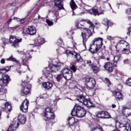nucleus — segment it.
I'll return each mask as SVG.
<instances>
[{
	"label": "nucleus",
	"mask_w": 131,
	"mask_h": 131,
	"mask_svg": "<svg viewBox=\"0 0 131 131\" xmlns=\"http://www.w3.org/2000/svg\"><path fill=\"white\" fill-rule=\"evenodd\" d=\"M75 26L78 29H80L81 31H84V30H85L86 32L88 34H86V33L85 32L81 33L83 45L85 48H86V42L88 41V38H90V37L92 36L93 34L95 33V25H91L90 26L89 28L88 29L84 27L83 25L79 24V22L76 21Z\"/></svg>",
	"instance_id": "nucleus-1"
},
{
	"label": "nucleus",
	"mask_w": 131,
	"mask_h": 131,
	"mask_svg": "<svg viewBox=\"0 0 131 131\" xmlns=\"http://www.w3.org/2000/svg\"><path fill=\"white\" fill-rule=\"evenodd\" d=\"M11 80L10 77L7 74H3L2 79L0 78V95H5L7 94V89L5 86H7V83Z\"/></svg>",
	"instance_id": "nucleus-2"
},
{
	"label": "nucleus",
	"mask_w": 131,
	"mask_h": 131,
	"mask_svg": "<svg viewBox=\"0 0 131 131\" xmlns=\"http://www.w3.org/2000/svg\"><path fill=\"white\" fill-rule=\"evenodd\" d=\"M72 116H77L78 117H84L86 114V111L79 105L78 104H75L71 113Z\"/></svg>",
	"instance_id": "nucleus-3"
},
{
	"label": "nucleus",
	"mask_w": 131,
	"mask_h": 131,
	"mask_svg": "<svg viewBox=\"0 0 131 131\" xmlns=\"http://www.w3.org/2000/svg\"><path fill=\"white\" fill-rule=\"evenodd\" d=\"M53 109L50 107H47L44 111L42 115L43 119L46 121L55 118V114L52 112Z\"/></svg>",
	"instance_id": "nucleus-4"
},
{
	"label": "nucleus",
	"mask_w": 131,
	"mask_h": 131,
	"mask_svg": "<svg viewBox=\"0 0 131 131\" xmlns=\"http://www.w3.org/2000/svg\"><path fill=\"white\" fill-rule=\"evenodd\" d=\"M124 47H126L127 48H123L122 52H125V54H126L127 55H128L129 53H130V50L129 49V45H128V43L126 42V41L121 40L118 42L117 45V46H115V48L120 49V48H124Z\"/></svg>",
	"instance_id": "nucleus-5"
},
{
	"label": "nucleus",
	"mask_w": 131,
	"mask_h": 131,
	"mask_svg": "<svg viewBox=\"0 0 131 131\" xmlns=\"http://www.w3.org/2000/svg\"><path fill=\"white\" fill-rule=\"evenodd\" d=\"M85 82L87 83L85 84V86L88 90H93L96 86V80L93 78H86Z\"/></svg>",
	"instance_id": "nucleus-6"
},
{
	"label": "nucleus",
	"mask_w": 131,
	"mask_h": 131,
	"mask_svg": "<svg viewBox=\"0 0 131 131\" xmlns=\"http://www.w3.org/2000/svg\"><path fill=\"white\" fill-rule=\"evenodd\" d=\"M31 52H33V50H28L27 51L25 54H24L22 58V64L23 65H25V66H27L28 64V59H31Z\"/></svg>",
	"instance_id": "nucleus-7"
},
{
	"label": "nucleus",
	"mask_w": 131,
	"mask_h": 131,
	"mask_svg": "<svg viewBox=\"0 0 131 131\" xmlns=\"http://www.w3.org/2000/svg\"><path fill=\"white\" fill-rule=\"evenodd\" d=\"M9 42L12 43V47L14 48H18L19 47V42L22 41V38L17 39L16 38V36H11L9 38Z\"/></svg>",
	"instance_id": "nucleus-8"
},
{
	"label": "nucleus",
	"mask_w": 131,
	"mask_h": 131,
	"mask_svg": "<svg viewBox=\"0 0 131 131\" xmlns=\"http://www.w3.org/2000/svg\"><path fill=\"white\" fill-rule=\"evenodd\" d=\"M66 53L67 54V55H71L73 56V57H74V58H76V59H77V62L78 63H81L83 61V59L82 58H81V56H80V54H79V53H76L75 51H70L69 50H67Z\"/></svg>",
	"instance_id": "nucleus-9"
},
{
	"label": "nucleus",
	"mask_w": 131,
	"mask_h": 131,
	"mask_svg": "<svg viewBox=\"0 0 131 131\" xmlns=\"http://www.w3.org/2000/svg\"><path fill=\"white\" fill-rule=\"evenodd\" d=\"M0 107L2 109H6V111L9 112H11L12 110V105L5 100H0Z\"/></svg>",
	"instance_id": "nucleus-10"
},
{
	"label": "nucleus",
	"mask_w": 131,
	"mask_h": 131,
	"mask_svg": "<svg viewBox=\"0 0 131 131\" xmlns=\"http://www.w3.org/2000/svg\"><path fill=\"white\" fill-rule=\"evenodd\" d=\"M19 120L17 118L13 119L12 124L10 125L8 129V131H15L18 129V126H19Z\"/></svg>",
	"instance_id": "nucleus-11"
},
{
	"label": "nucleus",
	"mask_w": 131,
	"mask_h": 131,
	"mask_svg": "<svg viewBox=\"0 0 131 131\" xmlns=\"http://www.w3.org/2000/svg\"><path fill=\"white\" fill-rule=\"evenodd\" d=\"M29 105V100L26 99L20 106V110L24 113H26L28 112V105Z\"/></svg>",
	"instance_id": "nucleus-12"
},
{
	"label": "nucleus",
	"mask_w": 131,
	"mask_h": 131,
	"mask_svg": "<svg viewBox=\"0 0 131 131\" xmlns=\"http://www.w3.org/2000/svg\"><path fill=\"white\" fill-rule=\"evenodd\" d=\"M62 64L61 63H57L55 64H52V67H49L51 73H56L61 69Z\"/></svg>",
	"instance_id": "nucleus-13"
},
{
	"label": "nucleus",
	"mask_w": 131,
	"mask_h": 131,
	"mask_svg": "<svg viewBox=\"0 0 131 131\" xmlns=\"http://www.w3.org/2000/svg\"><path fill=\"white\" fill-rule=\"evenodd\" d=\"M43 75L45 78H48L49 80H52L53 79V75L51 74V69L49 67L43 71Z\"/></svg>",
	"instance_id": "nucleus-14"
},
{
	"label": "nucleus",
	"mask_w": 131,
	"mask_h": 131,
	"mask_svg": "<svg viewBox=\"0 0 131 131\" xmlns=\"http://www.w3.org/2000/svg\"><path fill=\"white\" fill-rule=\"evenodd\" d=\"M103 67L104 69H105L106 71L108 72V73H111V72H113V70L114 69L113 63L110 62H106L105 63Z\"/></svg>",
	"instance_id": "nucleus-15"
},
{
	"label": "nucleus",
	"mask_w": 131,
	"mask_h": 131,
	"mask_svg": "<svg viewBox=\"0 0 131 131\" xmlns=\"http://www.w3.org/2000/svg\"><path fill=\"white\" fill-rule=\"evenodd\" d=\"M92 43L98 47V49H101L103 46V38L101 37L96 38L92 41Z\"/></svg>",
	"instance_id": "nucleus-16"
},
{
	"label": "nucleus",
	"mask_w": 131,
	"mask_h": 131,
	"mask_svg": "<svg viewBox=\"0 0 131 131\" xmlns=\"http://www.w3.org/2000/svg\"><path fill=\"white\" fill-rule=\"evenodd\" d=\"M90 14L92 15H94V16H99L104 14V10L99 9V10L96 8H92L89 10Z\"/></svg>",
	"instance_id": "nucleus-17"
},
{
	"label": "nucleus",
	"mask_w": 131,
	"mask_h": 131,
	"mask_svg": "<svg viewBox=\"0 0 131 131\" xmlns=\"http://www.w3.org/2000/svg\"><path fill=\"white\" fill-rule=\"evenodd\" d=\"M26 32L30 35H35L36 33V29L34 26H29L26 29Z\"/></svg>",
	"instance_id": "nucleus-18"
},
{
	"label": "nucleus",
	"mask_w": 131,
	"mask_h": 131,
	"mask_svg": "<svg viewBox=\"0 0 131 131\" xmlns=\"http://www.w3.org/2000/svg\"><path fill=\"white\" fill-rule=\"evenodd\" d=\"M100 49L98 47V46H96L95 44L92 43V45H90V47L89 49V52H91L92 54H96L97 52H99V50Z\"/></svg>",
	"instance_id": "nucleus-19"
},
{
	"label": "nucleus",
	"mask_w": 131,
	"mask_h": 131,
	"mask_svg": "<svg viewBox=\"0 0 131 131\" xmlns=\"http://www.w3.org/2000/svg\"><path fill=\"white\" fill-rule=\"evenodd\" d=\"M43 43H45V39L43 38H38L36 43H35L34 44H30V46L32 48H35V47L41 46Z\"/></svg>",
	"instance_id": "nucleus-20"
},
{
	"label": "nucleus",
	"mask_w": 131,
	"mask_h": 131,
	"mask_svg": "<svg viewBox=\"0 0 131 131\" xmlns=\"http://www.w3.org/2000/svg\"><path fill=\"white\" fill-rule=\"evenodd\" d=\"M113 94H114V96L115 97L116 99H117L118 100H120L123 99V95H122V93L118 91V90L113 91Z\"/></svg>",
	"instance_id": "nucleus-21"
},
{
	"label": "nucleus",
	"mask_w": 131,
	"mask_h": 131,
	"mask_svg": "<svg viewBox=\"0 0 131 131\" xmlns=\"http://www.w3.org/2000/svg\"><path fill=\"white\" fill-rule=\"evenodd\" d=\"M54 6L57 7L59 10H64V7L63 6V4H62V3H63L62 0H54Z\"/></svg>",
	"instance_id": "nucleus-22"
},
{
	"label": "nucleus",
	"mask_w": 131,
	"mask_h": 131,
	"mask_svg": "<svg viewBox=\"0 0 131 131\" xmlns=\"http://www.w3.org/2000/svg\"><path fill=\"white\" fill-rule=\"evenodd\" d=\"M17 120H18V121L21 123V124H25L26 120H27L26 116L22 114H20L18 116Z\"/></svg>",
	"instance_id": "nucleus-23"
},
{
	"label": "nucleus",
	"mask_w": 131,
	"mask_h": 131,
	"mask_svg": "<svg viewBox=\"0 0 131 131\" xmlns=\"http://www.w3.org/2000/svg\"><path fill=\"white\" fill-rule=\"evenodd\" d=\"M29 94H30V89L28 87H23L20 92L21 96H26Z\"/></svg>",
	"instance_id": "nucleus-24"
},
{
	"label": "nucleus",
	"mask_w": 131,
	"mask_h": 131,
	"mask_svg": "<svg viewBox=\"0 0 131 131\" xmlns=\"http://www.w3.org/2000/svg\"><path fill=\"white\" fill-rule=\"evenodd\" d=\"M68 124L70 126H73L75 125V118L73 117H70L68 118Z\"/></svg>",
	"instance_id": "nucleus-25"
},
{
	"label": "nucleus",
	"mask_w": 131,
	"mask_h": 131,
	"mask_svg": "<svg viewBox=\"0 0 131 131\" xmlns=\"http://www.w3.org/2000/svg\"><path fill=\"white\" fill-rule=\"evenodd\" d=\"M83 104L85 106H86L88 108H92V107H95V105L94 104V103H93L92 100H90V99H86V101L84 102Z\"/></svg>",
	"instance_id": "nucleus-26"
},
{
	"label": "nucleus",
	"mask_w": 131,
	"mask_h": 131,
	"mask_svg": "<svg viewBox=\"0 0 131 131\" xmlns=\"http://www.w3.org/2000/svg\"><path fill=\"white\" fill-rule=\"evenodd\" d=\"M76 100L77 101H79L80 103H82V104H84V102H85L86 99H85V96L80 95L77 96Z\"/></svg>",
	"instance_id": "nucleus-27"
},
{
	"label": "nucleus",
	"mask_w": 131,
	"mask_h": 131,
	"mask_svg": "<svg viewBox=\"0 0 131 131\" xmlns=\"http://www.w3.org/2000/svg\"><path fill=\"white\" fill-rule=\"evenodd\" d=\"M124 111L125 112V115H126V116H127V117L130 116V115H131V105L129 107H123V111Z\"/></svg>",
	"instance_id": "nucleus-28"
},
{
	"label": "nucleus",
	"mask_w": 131,
	"mask_h": 131,
	"mask_svg": "<svg viewBox=\"0 0 131 131\" xmlns=\"http://www.w3.org/2000/svg\"><path fill=\"white\" fill-rule=\"evenodd\" d=\"M95 115L98 118L104 119V111H99L96 113Z\"/></svg>",
	"instance_id": "nucleus-29"
},
{
	"label": "nucleus",
	"mask_w": 131,
	"mask_h": 131,
	"mask_svg": "<svg viewBox=\"0 0 131 131\" xmlns=\"http://www.w3.org/2000/svg\"><path fill=\"white\" fill-rule=\"evenodd\" d=\"M42 85L46 90H50L53 87V84L50 82H46L42 83Z\"/></svg>",
	"instance_id": "nucleus-30"
},
{
	"label": "nucleus",
	"mask_w": 131,
	"mask_h": 131,
	"mask_svg": "<svg viewBox=\"0 0 131 131\" xmlns=\"http://www.w3.org/2000/svg\"><path fill=\"white\" fill-rule=\"evenodd\" d=\"M70 6L72 10V11H74V10H76L77 8V5H76V4L75 3V2H74V0H71L70 2Z\"/></svg>",
	"instance_id": "nucleus-31"
},
{
	"label": "nucleus",
	"mask_w": 131,
	"mask_h": 131,
	"mask_svg": "<svg viewBox=\"0 0 131 131\" xmlns=\"http://www.w3.org/2000/svg\"><path fill=\"white\" fill-rule=\"evenodd\" d=\"M7 60L8 61H12V62H14V63H16L18 66L21 67V64H20V62H19V61L17 60L16 58L13 57V56H10L9 58H7Z\"/></svg>",
	"instance_id": "nucleus-32"
},
{
	"label": "nucleus",
	"mask_w": 131,
	"mask_h": 131,
	"mask_svg": "<svg viewBox=\"0 0 131 131\" xmlns=\"http://www.w3.org/2000/svg\"><path fill=\"white\" fill-rule=\"evenodd\" d=\"M63 77L67 80H70L72 78V71H69V73L64 75Z\"/></svg>",
	"instance_id": "nucleus-33"
},
{
	"label": "nucleus",
	"mask_w": 131,
	"mask_h": 131,
	"mask_svg": "<svg viewBox=\"0 0 131 131\" xmlns=\"http://www.w3.org/2000/svg\"><path fill=\"white\" fill-rule=\"evenodd\" d=\"M11 66H7L3 68H0V73H3L4 72V73L8 72L11 69Z\"/></svg>",
	"instance_id": "nucleus-34"
},
{
	"label": "nucleus",
	"mask_w": 131,
	"mask_h": 131,
	"mask_svg": "<svg viewBox=\"0 0 131 131\" xmlns=\"http://www.w3.org/2000/svg\"><path fill=\"white\" fill-rule=\"evenodd\" d=\"M103 24H104V25H107L108 27L111 26V25H113V24L107 18H104L103 19Z\"/></svg>",
	"instance_id": "nucleus-35"
},
{
	"label": "nucleus",
	"mask_w": 131,
	"mask_h": 131,
	"mask_svg": "<svg viewBox=\"0 0 131 131\" xmlns=\"http://www.w3.org/2000/svg\"><path fill=\"white\" fill-rule=\"evenodd\" d=\"M108 118H111V115L108 113V112H105L103 111V119H107Z\"/></svg>",
	"instance_id": "nucleus-36"
},
{
	"label": "nucleus",
	"mask_w": 131,
	"mask_h": 131,
	"mask_svg": "<svg viewBox=\"0 0 131 131\" xmlns=\"http://www.w3.org/2000/svg\"><path fill=\"white\" fill-rule=\"evenodd\" d=\"M2 40L4 46H7V45H8V43H10V40H9V39H7L6 38H3L2 39Z\"/></svg>",
	"instance_id": "nucleus-37"
},
{
	"label": "nucleus",
	"mask_w": 131,
	"mask_h": 131,
	"mask_svg": "<svg viewBox=\"0 0 131 131\" xmlns=\"http://www.w3.org/2000/svg\"><path fill=\"white\" fill-rule=\"evenodd\" d=\"M69 71H71V70L68 69V68H64L61 71V73L64 76V75H67Z\"/></svg>",
	"instance_id": "nucleus-38"
},
{
	"label": "nucleus",
	"mask_w": 131,
	"mask_h": 131,
	"mask_svg": "<svg viewBox=\"0 0 131 131\" xmlns=\"http://www.w3.org/2000/svg\"><path fill=\"white\" fill-rule=\"evenodd\" d=\"M63 77H64V76L62 74H59L57 75V76L56 77V79L57 81H60V80H62Z\"/></svg>",
	"instance_id": "nucleus-39"
},
{
	"label": "nucleus",
	"mask_w": 131,
	"mask_h": 131,
	"mask_svg": "<svg viewBox=\"0 0 131 131\" xmlns=\"http://www.w3.org/2000/svg\"><path fill=\"white\" fill-rule=\"evenodd\" d=\"M91 68H92L93 72H94L95 73H97V72H99V71H100V68L96 66H94Z\"/></svg>",
	"instance_id": "nucleus-40"
},
{
	"label": "nucleus",
	"mask_w": 131,
	"mask_h": 131,
	"mask_svg": "<svg viewBox=\"0 0 131 131\" xmlns=\"http://www.w3.org/2000/svg\"><path fill=\"white\" fill-rule=\"evenodd\" d=\"M58 55H62V54H64V48L60 47L58 49L56 50Z\"/></svg>",
	"instance_id": "nucleus-41"
},
{
	"label": "nucleus",
	"mask_w": 131,
	"mask_h": 131,
	"mask_svg": "<svg viewBox=\"0 0 131 131\" xmlns=\"http://www.w3.org/2000/svg\"><path fill=\"white\" fill-rule=\"evenodd\" d=\"M93 131H103L101 127H95L92 129Z\"/></svg>",
	"instance_id": "nucleus-42"
},
{
	"label": "nucleus",
	"mask_w": 131,
	"mask_h": 131,
	"mask_svg": "<svg viewBox=\"0 0 131 131\" xmlns=\"http://www.w3.org/2000/svg\"><path fill=\"white\" fill-rule=\"evenodd\" d=\"M70 69L71 70H72L73 72H76V67L74 65L71 64L70 66Z\"/></svg>",
	"instance_id": "nucleus-43"
},
{
	"label": "nucleus",
	"mask_w": 131,
	"mask_h": 131,
	"mask_svg": "<svg viewBox=\"0 0 131 131\" xmlns=\"http://www.w3.org/2000/svg\"><path fill=\"white\" fill-rule=\"evenodd\" d=\"M46 23H47L48 25H49V26H52V25L54 24V23L49 19H46Z\"/></svg>",
	"instance_id": "nucleus-44"
},
{
	"label": "nucleus",
	"mask_w": 131,
	"mask_h": 131,
	"mask_svg": "<svg viewBox=\"0 0 131 131\" xmlns=\"http://www.w3.org/2000/svg\"><path fill=\"white\" fill-rule=\"evenodd\" d=\"M87 64H89L90 67H91V68H92V67L94 66V64L92 63V60H87Z\"/></svg>",
	"instance_id": "nucleus-45"
},
{
	"label": "nucleus",
	"mask_w": 131,
	"mask_h": 131,
	"mask_svg": "<svg viewBox=\"0 0 131 131\" xmlns=\"http://www.w3.org/2000/svg\"><path fill=\"white\" fill-rule=\"evenodd\" d=\"M57 44L58 45V46H62V45H63V41H62L61 39H59L57 40Z\"/></svg>",
	"instance_id": "nucleus-46"
},
{
	"label": "nucleus",
	"mask_w": 131,
	"mask_h": 131,
	"mask_svg": "<svg viewBox=\"0 0 131 131\" xmlns=\"http://www.w3.org/2000/svg\"><path fill=\"white\" fill-rule=\"evenodd\" d=\"M126 13L127 14V15H131V8H128L126 10Z\"/></svg>",
	"instance_id": "nucleus-47"
},
{
	"label": "nucleus",
	"mask_w": 131,
	"mask_h": 131,
	"mask_svg": "<svg viewBox=\"0 0 131 131\" xmlns=\"http://www.w3.org/2000/svg\"><path fill=\"white\" fill-rule=\"evenodd\" d=\"M105 81L106 82V83H108V84H111V82L110 81V80H109V79L106 78L105 79Z\"/></svg>",
	"instance_id": "nucleus-48"
},
{
	"label": "nucleus",
	"mask_w": 131,
	"mask_h": 131,
	"mask_svg": "<svg viewBox=\"0 0 131 131\" xmlns=\"http://www.w3.org/2000/svg\"><path fill=\"white\" fill-rule=\"evenodd\" d=\"M118 60H119V57L117 56H115L114 58V61L118 62Z\"/></svg>",
	"instance_id": "nucleus-49"
},
{
	"label": "nucleus",
	"mask_w": 131,
	"mask_h": 131,
	"mask_svg": "<svg viewBox=\"0 0 131 131\" xmlns=\"http://www.w3.org/2000/svg\"><path fill=\"white\" fill-rule=\"evenodd\" d=\"M115 73L116 75H118V74H120V72H119V71H118V70H115Z\"/></svg>",
	"instance_id": "nucleus-50"
},
{
	"label": "nucleus",
	"mask_w": 131,
	"mask_h": 131,
	"mask_svg": "<svg viewBox=\"0 0 131 131\" xmlns=\"http://www.w3.org/2000/svg\"><path fill=\"white\" fill-rule=\"evenodd\" d=\"M85 22H86V23H88V24H90V26H91L92 25H93V24L92 23V21H91V20H87L85 21Z\"/></svg>",
	"instance_id": "nucleus-51"
},
{
	"label": "nucleus",
	"mask_w": 131,
	"mask_h": 131,
	"mask_svg": "<svg viewBox=\"0 0 131 131\" xmlns=\"http://www.w3.org/2000/svg\"><path fill=\"white\" fill-rule=\"evenodd\" d=\"M128 32L127 33V34L128 35H130V33H131V27L129 28L128 29Z\"/></svg>",
	"instance_id": "nucleus-52"
},
{
	"label": "nucleus",
	"mask_w": 131,
	"mask_h": 131,
	"mask_svg": "<svg viewBox=\"0 0 131 131\" xmlns=\"http://www.w3.org/2000/svg\"><path fill=\"white\" fill-rule=\"evenodd\" d=\"M114 66H115V67H117V61H114Z\"/></svg>",
	"instance_id": "nucleus-53"
},
{
	"label": "nucleus",
	"mask_w": 131,
	"mask_h": 131,
	"mask_svg": "<svg viewBox=\"0 0 131 131\" xmlns=\"http://www.w3.org/2000/svg\"><path fill=\"white\" fill-rule=\"evenodd\" d=\"M11 22H12V19L10 18L8 21H7L6 24H8V25H9V24H10V23H11Z\"/></svg>",
	"instance_id": "nucleus-54"
},
{
	"label": "nucleus",
	"mask_w": 131,
	"mask_h": 131,
	"mask_svg": "<svg viewBox=\"0 0 131 131\" xmlns=\"http://www.w3.org/2000/svg\"><path fill=\"white\" fill-rule=\"evenodd\" d=\"M5 59L3 58V59H1V63H2V64H5Z\"/></svg>",
	"instance_id": "nucleus-55"
},
{
	"label": "nucleus",
	"mask_w": 131,
	"mask_h": 131,
	"mask_svg": "<svg viewBox=\"0 0 131 131\" xmlns=\"http://www.w3.org/2000/svg\"><path fill=\"white\" fill-rule=\"evenodd\" d=\"M107 39H108V40H112V37L111 36H107Z\"/></svg>",
	"instance_id": "nucleus-56"
},
{
	"label": "nucleus",
	"mask_w": 131,
	"mask_h": 131,
	"mask_svg": "<svg viewBox=\"0 0 131 131\" xmlns=\"http://www.w3.org/2000/svg\"><path fill=\"white\" fill-rule=\"evenodd\" d=\"M49 125H50L51 126H53V123H49L48 124H47V126L48 127V126H49Z\"/></svg>",
	"instance_id": "nucleus-57"
},
{
	"label": "nucleus",
	"mask_w": 131,
	"mask_h": 131,
	"mask_svg": "<svg viewBox=\"0 0 131 131\" xmlns=\"http://www.w3.org/2000/svg\"><path fill=\"white\" fill-rule=\"evenodd\" d=\"M27 81H23V82H22V83H24V84H25V85H27Z\"/></svg>",
	"instance_id": "nucleus-58"
},
{
	"label": "nucleus",
	"mask_w": 131,
	"mask_h": 131,
	"mask_svg": "<svg viewBox=\"0 0 131 131\" xmlns=\"http://www.w3.org/2000/svg\"><path fill=\"white\" fill-rule=\"evenodd\" d=\"M112 108H116V105H115V104H112Z\"/></svg>",
	"instance_id": "nucleus-59"
},
{
	"label": "nucleus",
	"mask_w": 131,
	"mask_h": 131,
	"mask_svg": "<svg viewBox=\"0 0 131 131\" xmlns=\"http://www.w3.org/2000/svg\"><path fill=\"white\" fill-rule=\"evenodd\" d=\"M39 19H40V15L38 14V18H36L35 20H38Z\"/></svg>",
	"instance_id": "nucleus-60"
},
{
	"label": "nucleus",
	"mask_w": 131,
	"mask_h": 131,
	"mask_svg": "<svg viewBox=\"0 0 131 131\" xmlns=\"http://www.w3.org/2000/svg\"><path fill=\"white\" fill-rule=\"evenodd\" d=\"M99 57L100 59H105V57L104 56H101Z\"/></svg>",
	"instance_id": "nucleus-61"
},
{
	"label": "nucleus",
	"mask_w": 131,
	"mask_h": 131,
	"mask_svg": "<svg viewBox=\"0 0 131 131\" xmlns=\"http://www.w3.org/2000/svg\"><path fill=\"white\" fill-rule=\"evenodd\" d=\"M23 34H24V36H25V35H27V34L24 33V32H23Z\"/></svg>",
	"instance_id": "nucleus-62"
},
{
	"label": "nucleus",
	"mask_w": 131,
	"mask_h": 131,
	"mask_svg": "<svg viewBox=\"0 0 131 131\" xmlns=\"http://www.w3.org/2000/svg\"><path fill=\"white\" fill-rule=\"evenodd\" d=\"M72 13H73V16L75 15V13H74V11H73Z\"/></svg>",
	"instance_id": "nucleus-63"
},
{
	"label": "nucleus",
	"mask_w": 131,
	"mask_h": 131,
	"mask_svg": "<svg viewBox=\"0 0 131 131\" xmlns=\"http://www.w3.org/2000/svg\"><path fill=\"white\" fill-rule=\"evenodd\" d=\"M17 72H18V73H19V74L21 73V71H18Z\"/></svg>",
	"instance_id": "nucleus-64"
}]
</instances>
